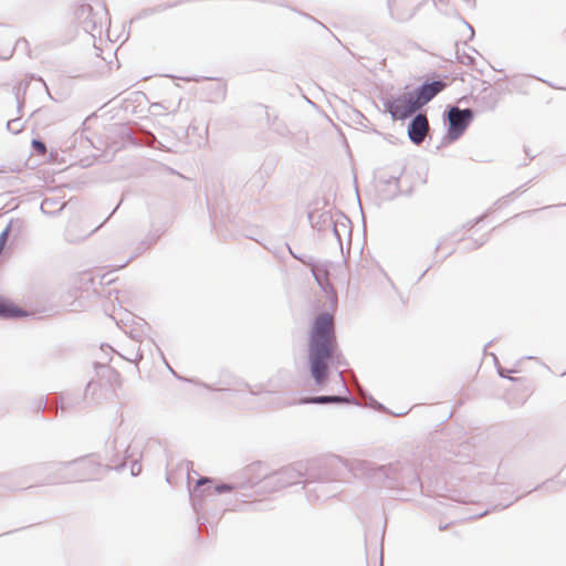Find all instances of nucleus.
<instances>
[{
    "instance_id": "obj_1",
    "label": "nucleus",
    "mask_w": 566,
    "mask_h": 566,
    "mask_svg": "<svg viewBox=\"0 0 566 566\" xmlns=\"http://www.w3.org/2000/svg\"><path fill=\"white\" fill-rule=\"evenodd\" d=\"M308 371L315 385L323 388L329 379L332 367L345 365L337 347L333 315L318 313L311 324L307 348Z\"/></svg>"
},
{
    "instance_id": "obj_2",
    "label": "nucleus",
    "mask_w": 566,
    "mask_h": 566,
    "mask_svg": "<svg viewBox=\"0 0 566 566\" xmlns=\"http://www.w3.org/2000/svg\"><path fill=\"white\" fill-rule=\"evenodd\" d=\"M270 476L262 462H253L247 465L240 476L228 482L217 481L208 476H200L193 488L189 489L191 506L197 514L198 523H201L200 511L203 509V499L213 494L234 492L237 499L249 496L245 490L256 488V492L266 493L264 481Z\"/></svg>"
},
{
    "instance_id": "obj_3",
    "label": "nucleus",
    "mask_w": 566,
    "mask_h": 566,
    "mask_svg": "<svg viewBox=\"0 0 566 566\" xmlns=\"http://www.w3.org/2000/svg\"><path fill=\"white\" fill-rule=\"evenodd\" d=\"M350 468L355 478L366 479L387 489L407 490L413 493L422 489L416 463L407 459L384 465L369 460H355Z\"/></svg>"
},
{
    "instance_id": "obj_4",
    "label": "nucleus",
    "mask_w": 566,
    "mask_h": 566,
    "mask_svg": "<svg viewBox=\"0 0 566 566\" xmlns=\"http://www.w3.org/2000/svg\"><path fill=\"white\" fill-rule=\"evenodd\" d=\"M547 74L548 77L545 78L531 76L525 73H513L511 76H507L504 73V77L497 78L492 88H484L482 93L475 97V104L484 111H493L500 101L501 93L512 91L526 92L522 87L526 82L541 81L553 88L566 90V82L557 80V73Z\"/></svg>"
},
{
    "instance_id": "obj_5",
    "label": "nucleus",
    "mask_w": 566,
    "mask_h": 566,
    "mask_svg": "<svg viewBox=\"0 0 566 566\" xmlns=\"http://www.w3.org/2000/svg\"><path fill=\"white\" fill-rule=\"evenodd\" d=\"M355 460L332 454L303 461V483L339 481L344 470L352 473L350 464Z\"/></svg>"
},
{
    "instance_id": "obj_6",
    "label": "nucleus",
    "mask_w": 566,
    "mask_h": 566,
    "mask_svg": "<svg viewBox=\"0 0 566 566\" xmlns=\"http://www.w3.org/2000/svg\"><path fill=\"white\" fill-rule=\"evenodd\" d=\"M74 14L78 27L93 39L101 38L104 25L109 22L106 4L102 0L80 3Z\"/></svg>"
},
{
    "instance_id": "obj_7",
    "label": "nucleus",
    "mask_w": 566,
    "mask_h": 566,
    "mask_svg": "<svg viewBox=\"0 0 566 566\" xmlns=\"http://www.w3.org/2000/svg\"><path fill=\"white\" fill-rule=\"evenodd\" d=\"M25 472L28 475L36 478L39 485H57L72 483L69 461H52L32 464L25 467Z\"/></svg>"
},
{
    "instance_id": "obj_8",
    "label": "nucleus",
    "mask_w": 566,
    "mask_h": 566,
    "mask_svg": "<svg viewBox=\"0 0 566 566\" xmlns=\"http://www.w3.org/2000/svg\"><path fill=\"white\" fill-rule=\"evenodd\" d=\"M303 461H296L271 472L264 481L265 492L273 493L298 483L303 484Z\"/></svg>"
},
{
    "instance_id": "obj_9",
    "label": "nucleus",
    "mask_w": 566,
    "mask_h": 566,
    "mask_svg": "<svg viewBox=\"0 0 566 566\" xmlns=\"http://www.w3.org/2000/svg\"><path fill=\"white\" fill-rule=\"evenodd\" d=\"M166 77L170 78L172 83L178 85L177 81L196 82L200 84V92L207 101L211 103H219L224 99L227 93L226 84L216 77H205L200 75L192 76H177L174 73H165Z\"/></svg>"
},
{
    "instance_id": "obj_10",
    "label": "nucleus",
    "mask_w": 566,
    "mask_h": 566,
    "mask_svg": "<svg viewBox=\"0 0 566 566\" xmlns=\"http://www.w3.org/2000/svg\"><path fill=\"white\" fill-rule=\"evenodd\" d=\"M475 117V112L471 108H459L458 106H448L443 113V119L448 127L447 136L450 142L458 140L467 130Z\"/></svg>"
},
{
    "instance_id": "obj_11",
    "label": "nucleus",
    "mask_w": 566,
    "mask_h": 566,
    "mask_svg": "<svg viewBox=\"0 0 566 566\" xmlns=\"http://www.w3.org/2000/svg\"><path fill=\"white\" fill-rule=\"evenodd\" d=\"M384 111L390 114L394 120H405L415 116L419 109L410 92L397 96H388L381 99Z\"/></svg>"
},
{
    "instance_id": "obj_12",
    "label": "nucleus",
    "mask_w": 566,
    "mask_h": 566,
    "mask_svg": "<svg viewBox=\"0 0 566 566\" xmlns=\"http://www.w3.org/2000/svg\"><path fill=\"white\" fill-rule=\"evenodd\" d=\"M113 454L109 457L111 464L107 465L111 469L120 471L130 460V473L133 476H137L142 473V464L139 459L135 458L136 451L132 446H126L125 441L118 442V438H115L112 447Z\"/></svg>"
},
{
    "instance_id": "obj_13",
    "label": "nucleus",
    "mask_w": 566,
    "mask_h": 566,
    "mask_svg": "<svg viewBox=\"0 0 566 566\" xmlns=\"http://www.w3.org/2000/svg\"><path fill=\"white\" fill-rule=\"evenodd\" d=\"M69 465L72 483L96 480L103 470L102 464L94 457H83L69 461Z\"/></svg>"
},
{
    "instance_id": "obj_14",
    "label": "nucleus",
    "mask_w": 566,
    "mask_h": 566,
    "mask_svg": "<svg viewBox=\"0 0 566 566\" xmlns=\"http://www.w3.org/2000/svg\"><path fill=\"white\" fill-rule=\"evenodd\" d=\"M338 482L339 481H321L303 483V489L305 490L307 501L311 503H317L335 496L340 492Z\"/></svg>"
},
{
    "instance_id": "obj_15",
    "label": "nucleus",
    "mask_w": 566,
    "mask_h": 566,
    "mask_svg": "<svg viewBox=\"0 0 566 566\" xmlns=\"http://www.w3.org/2000/svg\"><path fill=\"white\" fill-rule=\"evenodd\" d=\"M447 86L443 80H426L422 84L410 91L419 108L431 102Z\"/></svg>"
},
{
    "instance_id": "obj_16",
    "label": "nucleus",
    "mask_w": 566,
    "mask_h": 566,
    "mask_svg": "<svg viewBox=\"0 0 566 566\" xmlns=\"http://www.w3.org/2000/svg\"><path fill=\"white\" fill-rule=\"evenodd\" d=\"M28 476L25 467L9 472L0 473V495L27 490L32 485L24 486L22 480Z\"/></svg>"
},
{
    "instance_id": "obj_17",
    "label": "nucleus",
    "mask_w": 566,
    "mask_h": 566,
    "mask_svg": "<svg viewBox=\"0 0 566 566\" xmlns=\"http://www.w3.org/2000/svg\"><path fill=\"white\" fill-rule=\"evenodd\" d=\"M410 118L407 127L408 137L415 145H420L424 140L426 133L429 128L428 119L426 115L421 113Z\"/></svg>"
},
{
    "instance_id": "obj_18",
    "label": "nucleus",
    "mask_w": 566,
    "mask_h": 566,
    "mask_svg": "<svg viewBox=\"0 0 566 566\" xmlns=\"http://www.w3.org/2000/svg\"><path fill=\"white\" fill-rule=\"evenodd\" d=\"M294 403L298 405H344V403H355L358 405L356 399L349 395H321V396H307L298 399Z\"/></svg>"
},
{
    "instance_id": "obj_19",
    "label": "nucleus",
    "mask_w": 566,
    "mask_h": 566,
    "mask_svg": "<svg viewBox=\"0 0 566 566\" xmlns=\"http://www.w3.org/2000/svg\"><path fill=\"white\" fill-rule=\"evenodd\" d=\"M402 170L399 175H382L379 178V192L384 200H391L399 193V179Z\"/></svg>"
},
{
    "instance_id": "obj_20",
    "label": "nucleus",
    "mask_w": 566,
    "mask_h": 566,
    "mask_svg": "<svg viewBox=\"0 0 566 566\" xmlns=\"http://www.w3.org/2000/svg\"><path fill=\"white\" fill-rule=\"evenodd\" d=\"M95 388L94 381H88L86 385L84 394H65V395H57V407L62 411H67L70 409L75 408L76 406L81 405L84 401V398L92 389Z\"/></svg>"
},
{
    "instance_id": "obj_21",
    "label": "nucleus",
    "mask_w": 566,
    "mask_h": 566,
    "mask_svg": "<svg viewBox=\"0 0 566 566\" xmlns=\"http://www.w3.org/2000/svg\"><path fill=\"white\" fill-rule=\"evenodd\" d=\"M331 233L337 240L340 250H343V239L352 237L350 220L340 214L337 219H334Z\"/></svg>"
},
{
    "instance_id": "obj_22",
    "label": "nucleus",
    "mask_w": 566,
    "mask_h": 566,
    "mask_svg": "<svg viewBox=\"0 0 566 566\" xmlns=\"http://www.w3.org/2000/svg\"><path fill=\"white\" fill-rule=\"evenodd\" d=\"M308 221L313 229L318 232L331 231L334 218L328 211L315 212L311 211L307 214Z\"/></svg>"
},
{
    "instance_id": "obj_23",
    "label": "nucleus",
    "mask_w": 566,
    "mask_h": 566,
    "mask_svg": "<svg viewBox=\"0 0 566 566\" xmlns=\"http://www.w3.org/2000/svg\"><path fill=\"white\" fill-rule=\"evenodd\" d=\"M25 231L27 222L23 219L11 218L7 227L1 232H6L8 239L10 235H12L14 240H18L24 235Z\"/></svg>"
},
{
    "instance_id": "obj_24",
    "label": "nucleus",
    "mask_w": 566,
    "mask_h": 566,
    "mask_svg": "<svg viewBox=\"0 0 566 566\" xmlns=\"http://www.w3.org/2000/svg\"><path fill=\"white\" fill-rule=\"evenodd\" d=\"M24 311L0 295V318H19Z\"/></svg>"
},
{
    "instance_id": "obj_25",
    "label": "nucleus",
    "mask_w": 566,
    "mask_h": 566,
    "mask_svg": "<svg viewBox=\"0 0 566 566\" xmlns=\"http://www.w3.org/2000/svg\"><path fill=\"white\" fill-rule=\"evenodd\" d=\"M65 207V202L60 198H45L41 202L40 210L43 214L55 216L60 213Z\"/></svg>"
},
{
    "instance_id": "obj_26",
    "label": "nucleus",
    "mask_w": 566,
    "mask_h": 566,
    "mask_svg": "<svg viewBox=\"0 0 566 566\" xmlns=\"http://www.w3.org/2000/svg\"><path fill=\"white\" fill-rule=\"evenodd\" d=\"M312 275L319 285L323 291H326L328 284V270L324 264L315 263L314 266L311 268Z\"/></svg>"
},
{
    "instance_id": "obj_27",
    "label": "nucleus",
    "mask_w": 566,
    "mask_h": 566,
    "mask_svg": "<svg viewBox=\"0 0 566 566\" xmlns=\"http://www.w3.org/2000/svg\"><path fill=\"white\" fill-rule=\"evenodd\" d=\"M159 235L149 234L146 239L140 241L138 245L134 249L133 255L124 263L122 266H125L133 259L142 255L146 250H148L158 239Z\"/></svg>"
},
{
    "instance_id": "obj_28",
    "label": "nucleus",
    "mask_w": 566,
    "mask_h": 566,
    "mask_svg": "<svg viewBox=\"0 0 566 566\" xmlns=\"http://www.w3.org/2000/svg\"><path fill=\"white\" fill-rule=\"evenodd\" d=\"M175 4H158L154 8H147V9H143L135 18L134 20H139V19H144V18H147V17H150L155 13H159V12H163L171 7H174ZM133 22V19L129 21V23Z\"/></svg>"
},
{
    "instance_id": "obj_29",
    "label": "nucleus",
    "mask_w": 566,
    "mask_h": 566,
    "mask_svg": "<svg viewBox=\"0 0 566 566\" xmlns=\"http://www.w3.org/2000/svg\"><path fill=\"white\" fill-rule=\"evenodd\" d=\"M266 118L269 125L272 127L274 132L282 136H284L287 133V127L283 123L279 122L277 117H274L273 122L271 123L270 114L266 112Z\"/></svg>"
},
{
    "instance_id": "obj_30",
    "label": "nucleus",
    "mask_w": 566,
    "mask_h": 566,
    "mask_svg": "<svg viewBox=\"0 0 566 566\" xmlns=\"http://www.w3.org/2000/svg\"><path fill=\"white\" fill-rule=\"evenodd\" d=\"M24 128V125L21 123V118H12L7 122V129L17 135Z\"/></svg>"
},
{
    "instance_id": "obj_31",
    "label": "nucleus",
    "mask_w": 566,
    "mask_h": 566,
    "mask_svg": "<svg viewBox=\"0 0 566 566\" xmlns=\"http://www.w3.org/2000/svg\"><path fill=\"white\" fill-rule=\"evenodd\" d=\"M27 86H28V83H25L24 86L22 83H20L19 85L13 86V88H12L13 94L17 99V104H18L17 107H18L19 112L22 109L23 104H24L23 99L21 98V91L23 90V92H24Z\"/></svg>"
},
{
    "instance_id": "obj_32",
    "label": "nucleus",
    "mask_w": 566,
    "mask_h": 566,
    "mask_svg": "<svg viewBox=\"0 0 566 566\" xmlns=\"http://www.w3.org/2000/svg\"><path fill=\"white\" fill-rule=\"evenodd\" d=\"M31 147L36 154H45L46 151V145L45 143L40 138H33L31 140Z\"/></svg>"
},
{
    "instance_id": "obj_33",
    "label": "nucleus",
    "mask_w": 566,
    "mask_h": 566,
    "mask_svg": "<svg viewBox=\"0 0 566 566\" xmlns=\"http://www.w3.org/2000/svg\"><path fill=\"white\" fill-rule=\"evenodd\" d=\"M242 502L244 503L245 510L248 511H262L266 506V503L263 501Z\"/></svg>"
},
{
    "instance_id": "obj_34",
    "label": "nucleus",
    "mask_w": 566,
    "mask_h": 566,
    "mask_svg": "<svg viewBox=\"0 0 566 566\" xmlns=\"http://www.w3.org/2000/svg\"><path fill=\"white\" fill-rule=\"evenodd\" d=\"M294 259L300 261L301 263H303L304 265L308 266V268H312L314 266V264L316 263V261L312 258V256H308V255H294Z\"/></svg>"
},
{
    "instance_id": "obj_35",
    "label": "nucleus",
    "mask_w": 566,
    "mask_h": 566,
    "mask_svg": "<svg viewBox=\"0 0 566 566\" xmlns=\"http://www.w3.org/2000/svg\"><path fill=\"white\" fill-rule=\"evenodd\" d=\"M72 227H73V223H70L67 226L66 230H65V238H66L67 241L73 242V241H76L77 239H84L86 237V234H84V235H82L80 238H74L72 235Z\"/></svg>"
},
{
    "instance_id": "obj_36",
    "label": "nucleus",
    "mask_w": 566,
    "mask_h": 566,
    "mask_svg": "<svg viewBox=\"0 0 566 566\" xmlns=\"http://www.w3.org/2000/svg\"><path fill=\"white\" fill-rule=\"evenodd\" d=\"M457 57L460 60V62H461L462 64H465V65H470V64H472V63H473V60H474V57H473V56H471V55H469V54H465L464 56H461V55L459 54V51H457Z\"/></svg>"
},
{
    "instance_id": "obj_37",
    "label": "nucleus",
    "mask_w": 566,
    "mask_h": 566,
    "mask_svg": "<svg viewBox=\"0 0 566 566\" xmlns=\"http://www.w3.org/2000/svg\"><path fill=\"white\" fill-rule=\"evenodd\" d=\"M127 360L129 361H134V363H138L143 359V352L140 349V346L138 347V349L136 350V353L134 354V357H127L126 358Z\"/></svg>"
},
{
    "instance_id": "obj_38",
    "label": "nucleus",
    "mask_w": 566,
    "mask_h": 566,
    "mask_svg": "<svg viewBox=\"0 0 566 566\" xmlns=\"http://www.w3.org/2000/svg\"><path fill=\"white\" fill-rule=\"evenodd\" d=\"M46 408V401L43 400L42 398L39 399L36 402H35V409L36 411H44V409Z\"/></svg>"
},
{
    "instance_id": "obj_39",
    "label": "nucleus",
    "mask_w": 566,
    "mask_h": 566,
    "mask_svg": "<svg viewBox=\"0 0 566 566\" xmlns=\"http://www.w3.org/2000/svg\"><path fill=\"white\" fill-rule=\"evenodd\" d=\"M388 7H389L390 15H391L392 18H395V19H397V20H399V21L407 20V18H402V17H397V15H395V13H394V11H392V8H391V0H388ZM411 15H412V14H410V15L408 17V19H409V18H411Z\"/></svg>"
},
{
    "instance_id": "obj_40",
    "label": "nucleus",
    "mask_w": 566,
    "mask_h": 566,
    "mask_svg": "<svg viewBox=\"0 0 566 566\" xmlns=\"http://www.w3.org/2000/svg\"><path fill=\"white\" fill-rule=\"evenodd\" d=\"M488 240H489L488 235H482L481 241L476 242L471 249H476L479 247H482Z\"/></svg>"
},
{
    "instance_id": "obj_41",
    "label": "nucleus",
    "mask_w": 566,
    "mask_h": 566,
    "mask_svg": "<svg viewBox=\"0 0 566 566\" xmlns=\"http://www.w3.org/2000/svg\"><path fill=\"white\" fill-rule=\"evenodd\" d=\"M509 373H510L509 370L497 366V374L500 377L506 378Z\"/></svg>"
},
{
    "instance_id": "obj_42",
    "label": "nucleus",
    "mask_w": 566,
    "mask_h": 566,
    "mask_svg": "<svg viewBox=\"0 0 566 566\" xmlns=\"http://www.w3.org/2000/svg\"><path fill=\"white\" fill-rule=\"evenodd\" d=\"M97 368L105 373H109V374L114 373V370L109 366L104 365V364L98 365Z\"/></svg>"
},
{
    "instance_id": "obj_43",
    "label": "nucleus",
    "mask_w": 566,
    "mask_h": 566,
    "mask_svg": "<svg viewBox=\"0 0 566 566\" xmlns=\"http://www.w3.org/2000/svg\"><path fill=\"white\" fill-rule=\"evenodd\" d=\"M485 216H486V213L475 218L473 222L469 223V227L472 228V227L476 226L485 218Z\"/></svg>"
},
{
    "instance_id": "obj_44",
    "label": "nucleus",
    "mask_w": 566,
    "mask_h": 566,
    "mask_svg": "<svg viewBox=\"0 0 566 566\" xmlns=\"http://www.w3.org/2000/svg\"><path fill=\"white\" fill-rule=\"evenodd\" d=\"M338 378H339V384H340L342 388L344 389V391H345V392H348V389H347V386H346V384H345V381H344V378H343V376H342V373H339V374H338Z\"/></svg>"
},
{
    "instance_id": "obj_45",
    "label": "nucleus",
    "mask_w": 566,
    "mask_h": 566,
    "mask_svg": "<svg viewBox=\"0 0 566 566\" xmlns=\"http://www.w3.org/2000/svg\"><path fill=\"white\" fill-rule=\"evenodd\" d=\"M158 350H159V352H161L159 348H158ZM160 355H161V357H163V359H164L165 364H166V365H167V367L169 368V371H171L175 376H177V375H176V373L174 371V369H172V368L167 364V361H166V359H165V357H164V354H163V353H160Z\"/></svg>"
},
{
    "instance_id": "obj_46",
    "label": "nucleus",
    "mask_w": 566,
    "mask_h": 566,
    "mask_svg": "<svg viewBox=\"0 0 566 566\" xmlns=\"http://www.w3.org/2000/svg\"><path fill=\"white\" fill-rule=\"evenodd\" d=\"M286 248H287V250H289L290 254H291L293 258H294V255H297V254L295 253V251H293V250H292V248H291L289 244H286Z\"/></svg>"
},
{
    "instance_id": "obj_47",
    "label": "nucleus",
    "mask_w": 566,
    "mask_h": 566,
    "mask_svg": "<svg viewBox=\"0 0 566 566\" xmlns=\"http://www.w3.org/2000/svg\"><path fill=\"white\" fill-rule=\"evenodd\" d=\"M376 405H377V408H378L379 410L385 409V407H384L380 402H377V401H376Z\"/></svg>"
},
{
    "instance_id": "obj_48",
    "label": "nucleus",
    "mask_w": 566,
    "mask_h": 566,
    "mask_svg": "<svg viewBox=\"0 0 566 566\" xmlns=\"http://www.w3.org/2000/svg\"><path fill=\"white\" fill-rule=\"evenodd\" d=\"M31 78H32V80H38V81H40V82H42V83L44 82L41 77H35V76H34V74H32V77H31Z\"/></svg>"
},
{
    "instance_id": "obj_49",
    "label": "nucleus",
    "mask_w": 566,
    "mask_h": 566,
    "mask_svg": "<svg viewBox=\"0 0 566 566\" xmlns=\"http://www.w3.org/2000/svg\"><path fill=\"white\" fill-rule=\"evenodd\" d=\"M113 63H114L113 61L107 62L109 71L113 69Z\"/></svg>"
},
{
    "instance_id": "obj_50",
    "label": "nucleus",
    "mask_w": 566,
    "mask_h": 566,
    "mask_svg": "<svg viewBox=\"0 0 566 566\" xmlns=\"http://www.w3.org/2000/svg\"><path fill=\"white\" fill-rule=\"evenodd\" d=\"M434 60H437V62H446L444 60H442L441 57L439 56H433Z\"/></svg>"
},
{
    "instance_id": "obj_51",
    "label": "nucleus",
    "mask_w": 566,
    "mask_h": 566,
    "mask_svg": "<svg viewBox=\"0 0 566 566\" xmlns=\"http://www.w3.org/2000/svg\"><path fill=\"white\" fill-rule=\"evenodd\" d=\"M111 317L115 321V323H116L117 325L119 324V321L117 319V317H116V316L111 315Z\"/></svg>"
},
{
    "instance_id": "obj_52",
    "label": "nucleus",
    "mask_w": 566,
    "mask_h": 566,
    "mask_svg": "<svg viewBox=\"0 0 566 566\" xmlns=\"http://www.w3.org/2000/svg\"><path fill=\"white\" fill-rule=\"evenodd\" d=\"M118 206H119V205H117L116 207H114V210L109 213L108 218H111V217H112V214L117 210Z\"/></svg>"
},
{
    "instance_id": "obj_53",
    "label": "nucleus",
    "mask_w": 566,
    "mask_h": 566,
    "mask_svg": "<svg viewBox=\"0 0 566 566\" xmlns=\"http://www.w3.org/2000/svg\"><path fill=\"white\" fill-rule=\"evenodd\" d=\"M114 55H116V52H114ZM115 61H116V63H117V65H116V66H117V67H120V64L118 63V59H117V56H115Z\"/></svg>"
},
{
    "instance_id": "obj_54",
    "label": "nucleus",
    "mask_w": 566,
    "mask_h": 566,
    "mask_svg": "<svg viewBox=\"0 0 566 566\" xmlns=\"http://www.w3.org/2000/svg\"><path fill=\"white\" fill-rule=\"evenodd\" d=\"M10 171H11V172L19 171L18 166H15V168H10Z\"/></svg>"
},
{
    "instance_id": "obj_55",
    "label": "nucleus",
    "mask_w": 566,
    "mask_h": 566,
    "mask_svg": "<svg viewBox=\"0 0 566 566\" xmlns=\"http://www.w3.org/2000/svg\"><path fill=\"white\" fill-rule=\"evenodd\" d=\"M467 25H468L469 30L471 31V35H473V28L468 23H467Z\"/></svg>"
},
{
    "instance_id": "obj_56",
    "label": "nucleus",
    "mask_w": 566,
    "mask_h": 566,
    "mask_svg": "<svg viewBox=\"0 0 566 566\" xmlns=\"http://www.w3.org/2000/svg\"><path fill=\"white\" fill-rule=\"evenodd\" d=\"M512 503H513V502H510V503H507V504L503 505V506H502V509H506V507H509Z\"/></svg>"
},
{
    "instance_id": "obj_57",
    "label": "nucleus",
    "mask_w": 566,
    "mask_h": 566,
    "mask_svg": "<svg viewBox=\"0 0 566 566\" xmlns=\"http://www.w3.org/2000/svg\"><path fill=\"white\" fill-rule=\"evenodd\" d=\"M200 385L206 387V388H208V389H211V387L209 385H207V384H200Z\"/></svg>"
},
{
    "instance_id": "obj_58",
    "label": "nucleus",
    "mask_w": 566,
    "mask_h": 566,
    "mask_svg": "<svg viewBox=\"0 0 566 566\" xmlns=\"http://www.w3.org/2000/svg\"><path fill=\"white\" fill-rule=\"evenodd\" d=\"M488 513V511H484L483 513H480L478 516H484Z\"/></svg>"
},
{
    "instance_id": "obj_59",
    "label": "nucleus",
    "mask_w": 566,
    "mask_h": 566,
    "mask_svg": "<svg viewBox=\"0 0 566 566\" xmlns=\"http://www.w3.org/2000/svg\"><path fill=\"white\" fill-rule=\"evenodd\" d=\"M150 216H151V218H155V211L154 210L150 211Z\"/></svg>"
},
{
    "instance_id": "obj_60",
    "label": "nucleus",
    "mask_w": 566,
    "mask_h": 566,
    "mask_svg": "<svg viewBox=\"0 0 566 566\" xmlns=\"http://www.w3.org/2000/svg\"><path fill=\"white\" fill-rule=\"evenodd\" d=\"M494 357L495 363L497 364V357L494 354H491Z\"/></svg>"
},
{
    "instance_id": "obj_61",
    "label": "nucleus",
    "mask_w": 566,
    "mask_h": 566,
    "mask_svg": "<svg viewBox=\"0 0 566 566\" xmlns=\"http://www.w3.org/2000/svg\"><path fill=\"white\" fill-rule=\"evenodd\" d=\"M190 479H191V475H190V472H188V483H190Z\"/></svg>"
},
{
    "instance_id": "obj_62",
    "label": "nucleus",
    "mask_w": 566,
    "mask_h": 566,
    "mask_svg": "<svg viewBox=\"0 0 566 566\" xmlns=\"http://www.w3.org/2000/svg\"><path fill=\"white\" fill-rule=\"evenodd\" d=\"M493 71H494V72H497V71H503V70H502V69H495V67H493Z\"/></svg>"
},
{
    "instance_id": "obj_63",
    "label": "nucleus",
    "mask_w": 566,
    "mask_h": 566,
    "mask_svg": "<svg viewBox=\"0 0 566 566\" xmlns=\"http://www.w3.org/2000/svg\"><path fill=\"white\" fill-rule=\"evenodd\" d=\"M441 247V243H439L437 247H436V250H439Z\"/></svg>"
},
{
    "instance_id": "obj_64",
    "label": "nucleus",
    "mask_w": 566,
    "mask_h": 566,
    "mask_svg": "<svg viewBox=\"0 0 566 566\" xmlns=\"http://www.w3.org/2000/svg\"><path fill=\"white\" fill-rule=\"evenodd\" d=\"M43 84H44L45 90H49L48 84H45V82H43Z\"/></svg>"
}]
</instances>
